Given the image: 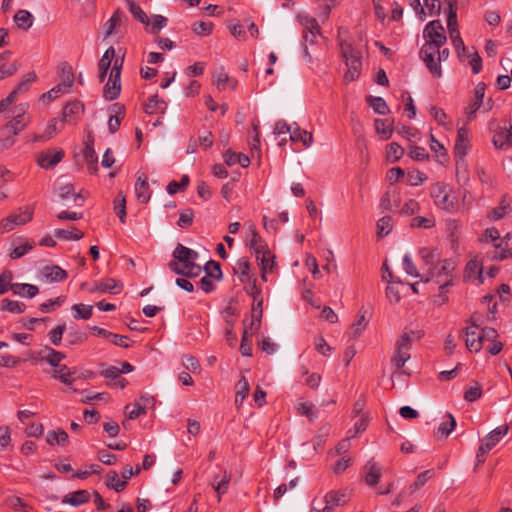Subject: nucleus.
I'll return each mask as SVG.
<instances>
[{
    "instance_id": "obj_43",
    "label": "nucleus",
    "mask_w": 512,
    "mask_h": 512,
    "mask_svg": "<svg viewBox=\"0 0 512 512\" xmlns=\"http://www.w3.org/2000/svg\"><path fill=\"white\" fill-rule=\"evenodd\" d=\"M252 334L253 332H249L248 328L244 327L240 344L242 356L249 357L252 355Z\"/></svg>"
},
{
    "instance_id": "obj_40",
    "label": "nucleus",
    "mask_w": 512,
    "mask_h": 512,
    "mask_svg": "<svg viewBox=\"0 0 512 512\" xmlns=\"http://www.w3.org/2000/svg\"><path fill=\"white\" fill-rule=\"evenodd\" d=\"M54 234L58 239L75 241L82 239L84 236V233L76 227H72L71 230L56 229Z\"/></svg>"
},
{
    "instance_id": "obj_12",
    "label": "nucleus",
    "mask_w": 512,
    "mask_h": 512,
    "mask_svg": "<svg viewBox=\"0 0 512 512\" xmlns=\"http://www.w3.org/2000/svg\"><path fill=\"white\" fill-rule=\"evenodd\" d=\"M298 19L304 27L303 38L305 42L314 44L317 34H320V26L317 20L307 15H299Z\"/></svg>"
},
{
    "instance_id": "obj_6",
    "label": "nucleus",
    "mask_w": 512,
    "mask_h": 512,
    "mask_svg": "<svg viewBox=\"0 0 512 512\" xmlns=\"http://www.w3.org/2000/svg\"><path fill=\"white\" fill-rule=\"evenodd\" d=\"M457 2L450 0V40L459 61H466V54L470 47H466L460 36L457 23Z\"/></svg>"
},
{
    "instance_id": "obj_63",
    "label": "nucleus",
    "mask_w": 512,
    "mask_h": 512,
    "mask_svg": "<svg viewBox=\"0 0 512 512\" xmlns=\"http://www.w3.org/2000/svg\"><path fill=\"white\" fill-rule=\"evenodd\" d=\"M66 330V325L61 324L52 329L49 333V339L54 346H59L62 341L63 334Z\"/></svg>"
},
{
    "instance_id": "obj_18",
    "label": "nucleus",
    "mask_w": 512,
    "mask_h": 512,
    "mask_svg": "<svg viewBox=\"0 0 512 512\" xmlns=\"http://www.w3.org/2000/svg\"><path fill=\"white\" fill-rule=\"evenodd\" d=\"M41 277L47 282H61L67 279V272L57 265L45 266L41 271Z\"/></svg>"
},
{
    "instance_id": "obj_25",
    "label": "nucleus",
    "mask_w": 512,
    "mask_h": 512,
    "mask_svg": "<svg viewBox=\"0 0 512 512\" xmlns=\"http://www.w3.org/2000/svg\"><path fill=\"white\" fill-rule=\"evenodd\" d=\"M251 239L250 247L254 250L256 258H260L261 253H265L268 250V246L262 237L259 235L253 224L250 225Z\"/></svg>"
},
{
    "instance_id": "obj_44",
    "label": "nucleus",
    "mask_w": 512,
    "mask_h": 512,
    "mask_svg": "<svg viewBox=\"0 0 512 512\" xmlns=\"http://www.w3.org/2000/svg\"><path fill=\"white\" fill-rule=\"evenodd\" d=\"M375 129L384 140H388L393 132L392 122H388L387 119H375Z\"/></svg>"
},
{
    "instance_id": "obj_29",
    "label": "nucleus",
    "mask_w": 512,
    "mask_h": 512,
    "mask_svg": "<svg viewBox=\"0 0 512 512\" xmlns=\"http://www.w3.org/2000/svg\"><path fill=\"white\" fill-rule=\"evenodd\" d=\"M13 20L19 29L27 31L33 25L34 17L27 10H18Z\"/></svg>"
},
{
    "instance_id": "obj_39",
    "label": "nucleus",
    "mask_w": 512,
    "mask_h": 512,
    "mask_svg": "<svg viewBox=\"0 0 512 512\" xmlns=\"http://www.w3.org/2000/svg\"><path fill=\"white\" fill-rule=\"evenodd\" d=\"M404 155V149L396 142L387 145L386 159L390 163L399 161Z\"/></svg>"
},
{
    "instance_id": "obj_56",
    "label": "nucleus",
    "mask_w": 512,
    "mask_h": 512,
    "mask_svg": "<svg viewBox=\"0 0 512 512\" xmlns=\"http://www.w3.org/2000/svg\"><path fill=\"white\" fill-rule=\"evenodd\" d=\"M510 209V206L508 203H506L505 198H503L499 204V206L493 208L489 213V218L491 220L497 221L502 219Z\"/></svg>"
},
{
    "instance_id": "obj_33",
    "label": "nucleus",
    "mask_w": 512,
    "mask_h": 512,
    "mask_svg": "<svg viewBox=\"0 0 512 512\" xmlns=\"http://www.w3.org/2000/svg\"><path fill=\"white\" fill-rule=\"evenodd\" d=\"M46 442L51 446L55 444L65 446L68 443V434L62 429L49 431L46 436Z\"/></svg>"
},
{
    "instance_id": "obj_53",
    "label": "nucleus",
    "mask_w": 512,
    "mask_h": 512,
    "mask_svg": "<svg viewBox=\"0 0 512 512\" xmlns=\"http://www.w3.org/2000/svg\"><path fill=\"white\" fill-rule=\"evenodd\" d=\"M189 182L190 179L188 175H183L179 182L175 180L171 181L166 188L168 194L173 195L179 191H184L189 185Z\"/></svg>"
},
{
    "instance_id": "obj_50",
    "label": "nucleus",
    "mask_w": 512,
    "mask_h": 512,
    "mask_svg": "<svg viewBox=\"0 0 512 512\" xmlns=\"http://www.w3.org/2000/svg\"><path fill=\"white\" fill-rule=\"evenodd\" d=\"M494 247L495 251L492 257L494 260L502 261L507 258H512V252L508 248L507 242L504 243L503 241H500L499 243L495 244Z\"/></svg>"
},
{
    "instance_id": "obj_52",
    "label": "nucleus",
    "mask_w": 512,
    "mask_h": 512,
    "mask_svg": "<svg viewBox=\"0 0 512 512\" xmlns=\"http://www.w3.org/2000/svg\"><path fill=\"white\" fill-rule=\"evenodd\" d=\"M410 226L412 228L430 229L435 226V218L433 216H417L411 220Z\"/></svg>"
},
{
    "instance_id": "obj_34",
    "label": "nucleus",
    "mask_w": 512,
    "mask_h": 512,
    "mask_svg": "<svg viewBox=\"0 0 512 512\" xmlns=\"http://www.w3.org/2000/svg\"><path fill=\"white\" fill-rule=\"evenodd\" d=\"M37 79V76L35 74L34 71L32 72H28L27 74H25L23 76V78L21 79V81L18 83V85L16 86V88L11 91V93L17 98V96L20 94V93H23V92H26L29 90L30 88V85L35 82Z\"/></svg>"
},
{
    "instance_id": "obj_8",
    "label": "nucleus",
    "mask_w": 512,
    "mask_h": 512,
    "mask_svg": "<svg viewBox=\"0 0 512 512\" xmlns=\"http://www.w3.org/2000/svg\"><path fill=\"white\" fill-rule=\"evenodd\" d=\"M348 502L347 495L342 491H330L321 501L314 500L310 512H334L339 506H344Z\"/></svg>"
},
{
    "instance_id": "obj_17",
    "label": "nucleus",
    "mask_w": 512,
    "mask_h": 512,
    "mask_svg": "<svg viewBox=\"0 0 512 512\" xmlns=\"http://www.w3.org/2000/svg\"><path fill=\"white\" fill-rule=\"evenodd\" d=\"M125 21H127V17L123 11L120 9L114 11L112 16L103 25L105 38H108L113 33H115L116 29L120 27Z\"/></svg>"
},
{
    "instance_id": "obj_38",
    "label": "nucleus",
    "mask_w": 512,
    "mask_h": 512,
    "mask_svg": "<svg viewBox=\"0 0 512 512\" xmlns=\"http://www.w3.org/2000/svg\"><path fill=\"white\" fill-rule=\"evenodd\" d=\"M366 101L375 113L380 115H386L389 113V107L382 97L368 96Z\"/></svg>"
},
{
    "instance_id": "obj_35",
    "label": "nucleus",
    "mask_w": 512,
    "mask_h": 512,
    "mask_svg": "<svg viewBox=\"0 0 512 512\" xmlns=\"http://www.w3.org/2000/svg\"><path fill=\"white\" fill-rule=\"evenodd\" d=\"M466 60L472 68L473 74H478L482 69V59L478 54L476 48L471 46L466 54Z\"/></svg>"
},
{
    "instance_id": "obj_55",
    "label": "nucleus",
    "mask_w": 512,
    "mask_h": 512,
    "mask_svg": "<svg viewBox=\"0 0 512 512\" xmlns=\"http://www.w3.org/2000/svg\"><path fill=\"white\" fill-rule=\"evenodd\" d=\"M393 227V220L391 216H383L377 222V234L380 237L386 236L390 233Z\"/></svg>"
},
{
    "instance_id": "obj_10",
    "label": "nucleus",
    "mask_w": 512,
    "mask_h": 512,
    "mask_svg": "<svg viewBox=\"0 0 512 512\" xmlns=\"http://www.w3.org/2000/svg\"><path fill=\"white\" fill-rule=\"evenodd\" d=\"M34 208L32 206H25L24 209H20V212L10 214L0 223V228L3 232H9L18 225H24L33 219Z\"/></svg>"
},
{
    "instance_id": "obj_58",
    "label": "nucleus",
    "mask_w": 512,
    "mask_h": 512,
    "mask_svg": "<svg viewBox=\"0 0 512 512\" xmlns=\"http://www.w3.org/2000/svg\"><path fill=\"white\" fill-rule=\"evenodd\" d=\"M1 309L12 313H22L25 309V305L18 301L3 299L1 302Z\"/></svg>"
},
{
    "instance_id": "obj_45",
    "label": "nucleus",
    "mask_w": 512,
    "mask_h": 512,
    "mask_svg": "<svg viewBox=\"0 0 512 512\" xmlns=\"http://www.w3.org/2000/svg\"><path fill=\"white\" fill-rule=\"evenodd\" d=\"M114 211L118 215L119 220L125 223L126 220V197L122 192H119L114 200Z\"/></svg>"
},
{
    "instance_id": "obj_7",
    "label": "nucleus",
    "mask_w": 512,
    "mask_h": 512,
    "mask_svg": "<svg viewBox=\"0 0 512 512\" xmlns=\"http://www.w3.org/2000/svg\"><path fill=\"white\" fill-rule=\"evenodd\" d=\"M509 431L508 425H501L492 430L488 435H486L482 441L481 445L478 448L476 454V460L478 464H482L486 460V456L489 451L499 443L502 437L507 435Z\"/></svg>"
},
{
    "instance_id": "obj_26",
    "label": "nucleus",
    "mask_w": 512,
    "mask_h": 512,
    "mask_svg": "<svg viewBox=\"0 0 512 512\" xmlns=\"http://www.w3.org/2000/svg\"><path fill=\"white\" fill-rule=\"evenodd\" d=\"M88 339V335L85 331L80 330L77 327L71 326L68 329V332L66 334V345L67 346H75V345H81L84 342H86Z\"/></svg>"
},
{
    "instance_id": "obj_20",
    "label": "nucleus",
    "mask_w": 512,
    "mask_h": 512,
    "mask_svg": "<svg viewBox=\"0 0 512 512\" xmlns=\"http://www.w3.org/2000/svg\"><path fill=\"white\" fill-rule=\"evenodd\" d=\"M84 110L83 104L78 101H71L65 105L62 111V118L60 119L61 127L66 122H74L75 116Z\"/></svg>"
},
{
    "instance_id": "obj_30",
    "label": "nucleus",
    "mask_w": 512,
    "mask_h": 512,
    "mask_svg": "<svg viewBox=\"0 0 512 512\" xmlns=\"http://www.w3.org/2000/svg\"><path fill=\"white\" fill-rule=\"evenodd\" d=\"M234 272L239 275V279L242 283H245V282L251 280L250 263L244 257L237 260V262L234 266Z\"/></svg>"
},
{
    "instance_id": "obj_32",
    "label": "nucleus",
    "mask_w": 512,
    "mask_h": 512,
    "mask_svg": "<svg viewBox=\"0 0 512 512\" xmlns=\"http://www.w3.org/2000/svg\"><path fill=\"white\" fill-rule=\"evenodd\" d=\"M290 140L292 142L301 141L303 145L308 148L313 143V136L312 133L296 127L290 132Z\"/></svg>"
},
{
    "instance_id": "obj_64",
    "label": "nucleus",
    "mask_w": 512,
    "mask_h": 512,
    "mask_svg": "<svg viewBox=\"0 0 512 512\" xmlns=\"http://www.w3.org/2000/svg\"><path fill=\"white\" fill-rule=\"evenodd\" d=\"M129 9L135 19H137L138 21H140L143 24H146V25L149 24L148 16L146 15V13L142 10V8L138 4L131 2L129 5Z\"/></svg>"
},
{
    "instance_id": "obj_54",
    "label": "nucleus",
    "mask_w": 512,
    "mask_h": 512,
    "mask_svg": "<svg viewBox=\"0 0 512 512\" xmlns=\"http://www.w3.org/2000/svg\"><path fill=\"white\" fill-rule=\"evenodd\" d=\"M85 149L83 152L85 161L93 162L94 159H98L97 154L94 149V137L91 133H89L85 139Z\"/></svg>"
},
{
    "instance_id": "obj_49",
    "label": "nucleus",
    "mask_w": 512,
    "mask_h": 512,
    "mask_svg": "<svg viewBox=\"0 0 512 512\" xmlns=\"http://www.w3.org/2000/svg\"><path fill=\"white\" fill-rule=\"evenodd\" d=\"M366 311H363V309H360L358 314V319L352 324V337L356 338L358 337L361 332L366 328L368 324V319H366Z\"/></svg>"
},
{
    "instance_id": "obj_1",
    "label": "nucleus",
    "mask_w": 512,
    "mask_h": 512,
    "mask_svg": "<svg viewBox=\"0 0 512 512\" xmlns=\"http://www.w3.org/2000/svg\"><path fill=\"white\" fill-rule=\"evenodd\" d=\"M418 254L427 268V277L422 282L430 284L432 289L437 288L438 294L433 296V302L441 306L448 300V260L443 258L442 251L437 247H423Z\"/></svg>"
},
{
    "instance_id": "obj_41",
    "label": "nucleus",
    "mask_w": 512,
    "mask_h": 512,
    "mask_svg": "<svg viewBox=\"0 0 512 512\" xmlns=\"http://www.w3.org/2000/svg\"><path fill=\"white\" fill-rule=\"evenodd\" d=\"M230 480L231 475L227 471H224L220 480H217V477H214L213 487L218 494V501H220L221 495L227 492Z\"/></svg>"
},
{
    "instance_id": "obj_11",
    "label": "nucleus",
    "mask_w": 512,
    "mask_h": 512,
    "mask_svg": "<svg viewBox=\"0 0 512 512\" xmlns=\"http://www.w3.org/2000/svg\"><path fill=\"white\" fill-rule=\"evenodd\" d=\"M412 345V339L410 335L404 332L396 343V350L391 359L392 363L399 370L401 369L405 362L410 358V349Z\"/></svg>"
},
{
    "instance_id": "obj_51",
    "label": "nucleus",
    "mask_w": 512,
    "mask_h": 512,
    "mask_svg": "<svg viewBox=\"0 0 512 512\" xmlns=\"http://www.w3.org/2000/svg\"><path fill=\"white\" fill-rule=\"evenodd\" d=\"M93 307L91 305L85 304H74L72 306V311L74 312L75 319H84L88 320L92 316Z\"/></svg>"
},
{
    "instance_id": "obj_19",
    "label": "nucleus",
    "mask_w": 512,
    "mask_h": 512,
    "mask_svg": "<svg viewBox=\"0 0 512 512\" xmlns=\"http://www.w3.org/2000/svg\"><path fill=\"white\" fill-rule=\"evenodd\" d=\"M136 198L141 203H148L151 197V190L148 184L147 176L141 174L138 176L135 183Z\"/></svg>"
},
{
    "instance_id": "obj_28",
    "label": "nucleus",
    "mask_w": 512,
    "mask_h": 512,
    "mask_svg": "<svg viewBox=\"0 0 512 512\" xmlns=\"http://www.w3.org/2000/svg\"><path fill=\"white\" fill-rule=\"evenodd\" d=\"M167 109V103L158 97V95H152L144 105V111L147 114L164 113Z\"/></svg>"
},
{
    "instance_id": "obj_37",
    "label": "nucleus",
    "mask_w": 512,
    "mask_h": 512,
    "mask_svg": "<svg viewBox=\"0 0 512 512\" xmlns=\"http://www.w3.org/2000/svg\"><path fill=\"white\" fill-rule=\"evenodd\" d=\"M72 375L73 372H71L66 365H62L58 369H54L52 372V377L54 379H57L68 386L75 381V378H73Z\"/></svg>"
},
{
    "instance_id": "obj_16",
    "label": "nucleus",
    "mask_w": 512,
    "mask_h": 512,
    "mask_svg": "<svg viewBox=\"0 0 512 512\" xmlns=\"http://www.w3.org/2000/svg\"><path fill=\"white\" fill-rule=\"evenodd\" d=\"M479 324L467 327L466 329V346L471 352H478L482 348V339Z\"/></svg>"
},
{
    "instance_id": "obj_59",
    "label": "nucleus",
    "mask_w": 512,
    "mask_h": 512,
    "mask_svg": "<svg viewBox=\"0 0 512 512\" xmlns=\"http://www.w3.org/2000/svg\"><path fill=\"white\" fill-rule=\"evenodd\" d=\"M192 30L197 34L201 36H208L212 33L213 30V23L211 22H204V21H198L193 23Z\"/></svg>"
},
{
    "instance_id": "obj_22",
    "label": "nucleus",
    "mask_w": 512,
    "mask_h": 512,
    "mask_svg": "<svg viewBox=\"0 0 512 512\" xmlns=\"http://www.w3.org/2000/svg\"><path fill=\"white\" fill-rule=\"evenodd\" d=\"M58 196L62 200H68L72 197L77 206H82L85 200V196L82 194V191L76 193L74 185L71 183L59 187Z\"/></svg>"
},
{
    "instance_id": "obj_62",
    "label": "nucleus",
    "mask_w": 512,
    "mask_h": 512,
    "mask_svg": "<svg viewBox=\"0 0 512 512\" xmlns=\"http://www.w3.org/2000/svg\"><path fill=\"white\" fill-rule=\"evenodd\" d=\"M230 81V77L227 73L221 69L216 74L213 75V82L216 84L217 89L219 91H224Z\"/></svg>"
},
{
    "instance_id": "obj_24",
    "label": "nucleus",
    "mask_w": 512,
    "mask_h": 512,
    "mask_svg": "<svg viewBox=\"0 0 512 512\" xmlns=\"http://www.w3.org/2000/svg\"><path fill=\"white\" fill-rule=\"evenodd\" d=\"M90 501V493L87 490H77L65 495L62 503L70 504L72 506H80Z\"/></svg>"
},
{
    "instance_id": "obj_5",
    "label": "nucleus",
    "mask_w": 512,
    "mask_h": 512,
    "mask_svg": "<svg viewBox=\"0 0 512 512\" xmlns=\"http://www.w3.org/2000/svg\"><path fill=\"white\" fill-rule=\"evenodd\" d=\"M340 50L341 55L345 59L346 65L348 67L344 78L347 81H354L359 77L362 69L361 54L359 51L353 48L351 43L346 41L340 42Z\"/></svg>"
},
{
    "instance_id": "obj_48",
    "label": "nucleus",
    "mask_w": 512,
    "mask_h": 512,
    "mask_svg": "<svg viewBox=\"0 0 512 512\" xmlns=\"http://www.w3.org/2000/svg\"><path fill=\"white\" fill-rule=\"evenodd\" d=\"M398 285H403L399 278H397V281L389 283L386 288V297L391 303H398L401 299Z\"/></svg>"
},
{
    "instance_id": "obj_23",
    "label": "nucleus",
    "mask_w": 512,
    "mask_h": 512,
    "mask_svg": "<svg viewBox=\"0 0 512 512\" xmlns=\"http://www.w3.org/2000/svg\"><path fill=\"white\" fill-rule=\"evenodd\" d=\"M121 92V78L110 75L104 86L103 96L106 100H115Z\"/></svg>"
},
{
    "instance_id": "obj_13",
    "label": "nucleus",
    "mask_w": 512,
    "mask_h": 512,
    "mask_svg": "<svg viewBox=\"0 0 512 512\" xmlns=\"http://www.w3.org/2000/svg\"><path fill=\"white\" fill-rule=\"evenodd\" d=\"M64 155L65 153L62 149H48L38 156L37 163L42 168L51 169L62 161Z\"/></svg>"
},
{
    "instance_id": "obj_9",
    "label": "nucleus",
    "mask_w": 512,
    "mask_h": 512,
    "mask_svg": "<svg viewBox=\"0 0 512 512\" xmlns=\"http://www.w3.org/2000/svg\"><path fill=\"white\" fill-rule=\"evenodd\" d=\"M27 125V120L24 117V114L16 115L9 123H7L3 129V135H6L4 139L0 140V150L11 147L14 144V139L10 137V135H17L20 133L25 126Z\"/></svg>"
},
{
    "instance_id": "obj_27",
    "label": "nucleus",
    "mask_w": 512,
    "mask_h": 512,
    "mask_svg": "<svg viewBox=\"0 0 512 512\" xmlns=\"http://www.w3.org/2000/svg\"><path fill=\"white\" fill-rule=\"evenodd\" d=\"M10 290L15 295L27 298H33L39 293V288L36 285L26 283H14L10 285Z\"/></svg>"
},
{
    "instance_id": "obj_31",
    "label": "nucleus",
    "mask_w": 512,
    "mask_h": 512,
    "mask_svg": "<svg viewBox=\"0 0 512 512\" xmlns=\"http://www.w3.org/2000/svg\"><path fill=\"white\" fill-rule=\"evenodd\" d=\"M114 108L116 114L114 116H111L108 121V129L112 134L118 131L121 121L125 114L124 106L120 105L119 103H115Z\"/></svg>"
},
{
    "instance_id": "obj_60",
    "label": "nucleus",
    "mask_w": 512,
    "mask_h": 512,
    "mask_svg": "<svg viewBox=\"0 0 512 512\" xmlns=\"http://www.w3.org/2000/svg\"><path fill=\"white\" fill-rule=\"evenodd\" d=\"M49 355L46 357V362L50 364L54 369H58L62 366L60 362L65 358V354L57 350H46Z\"/></svg>"
},
{
    "instance_id": "obj_61",
    "label": "nucleus",
    "mask_w": 512,
    "mask_h": 512,
    "mask_svg": "<svg viewBox=\"0 0 512 512\" xmlns=\"http://www.w3.org/2000/svg\"><path fill=\"white\" fill-rule=\"evenodd\" d=\"M430 149L435 154V157L439 160L440 157L445 158L446 156V148L440 143L433 133H430Z\"/></svg>"
},
{
    "instance_id": "obj_46",
    "label": "nucleus",
    "mask_w": 512,
    "mask_h": 512,
    "mask_svg": "<svg viewBox=\"0 0 512 512\" xmlns=\"http://www.w3.org/2000/svg\"><path fill=\"white\" fill-rule=\"evenodd\" d=\"M118 287V284L113 278H105L95 284V287L90 291H99V292H113L118 293L119 291H114L115 288Z\"/></svg>"
},
{
    "instance_id": "obj_57",
    "label": "nucleus",
    "mask_w": 512,
    "mask_h": 512,
    "mask_svg": "<svg viewBox=\"0 0 512 512\" xmlns=\"http://www.w3.org/2000/svg\"><path fill=\"white\" fill-rule=\"evenodd\" d=\"M204 270H205L206 274H208V276H210L216 280L222 279L223 275H222L221 265L219 262H216L214 260L208 261L204 266Z\"/></svg>"
},
{
    "instance_id": "obj_2",
    "label": "nucleus",
    "mask_w": 512,
    "mask_h": 512,
    "mask_svg": "<svg viewBox=\"0 0 512 512\" xmlns=\"http://www.w3.org/2000/svg\"><path fill=\"white\" fill-rule=\"evenodd\" d=\"M425 44L420 50V57L425 63L429 72L436 78L442 76L440 67L441 59L448 58V48L440 51L446 43L445 29L439 20L430 21L423 30Z\"/></svg>"
},
{
    "instance_id": "obj_3",
    "label": "nucleus",
    "mask_w": 512,
    "mask_h": 512,
    "mask_svg": "<svg viewBox=\"0 0 512 512\" xmlns=\"http://www.w3.org/2000/svg\"><path fill=\"white\" fill-rule=\"evenodd\" d=\"M457 135L454 144V158L456 178L459 183H466L469 179L468 164L465 157L472 148V133L467 123H457Z\"/></svg>"
},
{
    "instance_id": "obj_21",
    "label": "nucleus",
    "mask_w": 512,
    "mask_h": 512,
    "mask_svg": "<svg viewBox=\"0 0 512 512\" xmlns=\"http://www.w3.org/2000/svg\"><path fill=\"white\" fill-rule=\"evenodd\" d=\"M511 137H512V125L509 128H501L496 131L493 135V145L495 148L500 150H505L511 146Z\"/></svg>"
},
{
    "instance_id": "obj_15",
    "label": "nucleus",
    "mask_w": 512,
    "mask_h": 512,
    "mask_svg": "<svg viewBox=\"0 0 512 512\" xmlns=\"http://www.w3.org/2000/svg\"><path fill=\"white\" fill-rule=\"evenodd\" d=\"M430 196L434 204L440 209H448V191L444 182H437L430 188Z\"/></svg>"
},
{
    "instance_id": "obj_4",
    "label": "nucleus",
    "mask_w": 512,
    "mask_h": 512,
    "mask_svg": "<svg viewBox=\"0 0 512 512\" xmlns=\"http://www.w3.org/2000/svg\"><path fill=\"white\" fill-rule=\"evenodd\" d=\"M173 259L168 266L175 274L188 278L197 277L202 267L196 264L198 253L182 244H178L172 254Z\"/></svg>"
},
{
    "instance_id": "obj_47",
    "label": "nucleus",
    "mask_w": 512,
    "mask_h": 512,
    "mask_svg": "<svg viewBox=\"0 0 512 512\" xmlns=\"http://www.w3.org/2000/svg\"><path fill=\"white\" fill-rule=\"evenodd\" d=\"M256 259L259 261L260 270H269V272L273 271L275 266V256L269 249L265 251V253H261L260 258Z\"/></svg>"
},
{
    "instance_id": "obj_14",
    "label": "nucleus",
    "mask_w": 512,
    "mask_h": 512,
    "mask_svg": "<svg viewBox=\"0 0 512 512\" xmlns=\"http://www.w3.org/2000/svg\"><path fill=\"white\" fill-rule=\"evenodd\" d=\"M363 471L365 483L370 487L376 486L382 476V467L379 463L374 458H371L364 465Z\"/></svg>"
},
{
    "instance_id": "obj_42",
    "label": "nucleus",
    "mask_w": 512,
    "mask_h": 512,
    "mask_svg": "<svg viewBox=\"0 0 512 512\" xmlns=\"http://www.w3.org/2000/svg\"><path fill=\"white\" fill-rule=\"evenodd\" d=\"M106 485L107 487L114 489L116 492H121L126 488L127 482L121 481L116 471H110L107 474Z\"/></svg>"
},
{
    "instance_id": "obj_36",
    "label": "nucleus",
    "mask_w": 512,
    "mask_h": 512,
    "mask_svg": "<svg viewBox=\"0 0 512 512\" xmlns=\"http://www.w3.org/2000/svg\"><path fill=\"white\" fill-rule=\"evenodd\" d=\"M250 385L245 376H241L239 381L236 384V395H235V403L241 404L243 400L249 395Z\"/></svg>"
}]
</instances>
